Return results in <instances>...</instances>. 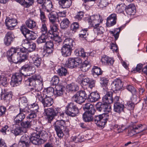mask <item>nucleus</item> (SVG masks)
Returning a JSON list of instances; mask_svg holds the SVG:
<instances>
[{"label": "nucleus", "mask_w": 147, "mask_h": 147, "mask_svg": "<svg viewBox=\"0 0 147 147\" xmlns=\"http://www.w3.org/2000/svg\"><path fill=\"white\" fill-rule=\"evenodd\" d=\"M42 135L39 134L37 133H34L32 134V137L30 138V141L33 144L35 145H39L41 144L43 140L40 138Z\"/></svg>", "instance_id": "obj_10"}, {"label": "nucleus", "mask_w": 147, "mask_h": 147, "mask_svg": "<svg viewBox=\"0 0 147 147\" xmlns=\"http://www.w3.org/2000/svg\"><path fill=\"white\" fill-rule=\"evenodd\" d=\"M100 98V95L98 93L93 92L88 96V99L90 102H93L97 101Z\"/></svg>", "instance_id": "obj_24"}, {"label": "nucleus", "mask_w": 147, "mask_h": 147, "mask_svg": "<svg viewBox=\"0 0 147 147\" xmlns=\"http://www.w3.org/2000/svg\"><path fill=\"white\" fill-rule=\"evenodd\" d=\"M59 78L57 76H55L52 78L51 81V84L53 85H57L59 83Z\"/></svg>", "instance_id": "obj_64"}, {"label": "nucleus", "mask_w": 147, "mask_h": 147, "mask_svg": "<svg viewBox=\"0 0 147 147\" xmlns=\"http://www.w3.org/2000/svg\"><path fill=\"white\" fill-rule=\"evenodd\" d=\"M44 94L38 91L36 94L37 99L42 104L44 108L48 107L52 105L54 102L53 98L46 95L44 97Z\"/></svg>", "instance_id": "obj_3"}, {"label": "nucleus", "mask_w": 147, "mask_h": 147, "mask_svg": "<svg viewBox=\"0 0 147 147\" xmlns=\"http://www.w3.org/2000/svg\"><path fill=\"white\" fill-rule=\"evenodd\" d=\"M65 113L68 116L74 117L77 115L79 112L78 108L74 103L71 102L66 107Z\"/></svg>", "instance_id": "obj_7"}, {"label": "nucleus", "mask_w": 147, "mask_h": 147, "mask_svg": "<svg viewBox=\"0 0 147 147\" xmlns=\"http://www.w3.org/2000/svg\"><path fill=\"white\" fill-rule=\"evenodd\" d=\"M94 114L84 113L82 115L84 121L86 122H90L94 119L93 116Z\"/></svg>", "instance_id": "obj_30"}, {"label": "nucleus", "mask_w": 147, "mask_h": 147, "mask_svg": "<svg viewBox=\"0 0 147 147\" xmlns=\"http://www.w3.org/2000/svg\"><path fill=\"white\" fill-rule=\"evenodd\" d=\"M132 132L134 131L136 133H138L147 129V127L145 125L139 124V125L134 123L132 126Z\"/></svg>", "instance_id": "obj_17"}, {"label": "nucleus", "mask_w": 147, "mask_h": 147, "mask_svg": "<svg viewBox=\"0 0 147 147\" xmlns=\"http://www.w3.org/2000/svg\"><path fill=\"white\" fill-rule=\"evenodd\" d=\"M75 45V42L73 39L67 38L64 40L63 45L72 48Z\"/></svg>", "instance_id": "obj_31"}, {"label": "nucleus", "mask_w": 147, "mask_h": 147, "mask_svg": "<svg viewBox=\"0 0 147 147\" xmlns=\"http://www.w3.org/2000/svg\"><path fill=\"white\" fill-rule=\"evenodd\" d=\"M126 88L133 95H136V90L135 87L130 85H127L126 87Z\"/></svg>", "instance_id": "obj_50"}, {"label": "nucleus", "mask_w": 147, "mask_h": 147, "mask_svg": "<svg viewBox=\"0 0 147 147\" xmlns=\"http://www.w3.org/2000/svg\"><path fill=\"white\" fill-rule=\"evenodd\" d=\"M67 88L69 91L73 92H75L79 89V87L74 83L68 85Z\"/></svg>", "instance_id": "obj_43"}, {"label": "nucleus", "mask_w": 147, "mask_h": 147, "mask_svg": "<svg viewBox=\"0 0 147 147\" xmlns=\"http://www.w3.org/2000/svg\"><path fill=\"white\" fill-rule=\"evenodd\" d=\"M14 49L13 47H11L7 52L6 56L9 61L11 63H14L16 64L20 63V53L16 51H13L12 50Z\"/></svg>", "instance_id": "obj_6"}, {"label": "nucleus", "mask_w": 147, "mask_h": 147, "mask_svg": "<svg viewBox=\"0 0 147 147\" xmlns=\"http://www.w3.org/2000/svg\"><path fill=\"white\" fill-rule=\"evenodd\" d=\"M124 9L125 10V7L122 4H118L116 8V12L119 13L123 12Z\"/></svg>", "instance_id": "obj_63"}, {"label": "nucleus", "mask_w": 147, "mask_h": 147, "mask_svg": "<svg viewBox=\"0 0 147 147\" xmlns=\"http://www.w3.org/2000/svg\"><path fill=\"white\" fill-rule=\"evenodd\" d=\"M57 72L60 76H65L67 74L66 69L63 67H61L57 71Z\"/></svg>", "instance_id": "obj_48"}, {"label": "nucleus", "mask_w": 147, "mask_h": 147, "mask_svg": "<svg viewBox=\"0 0 147 147\" xmlns=\"http://www.w3.org/2000/svg\"><path fill=\"white\" fill-rule=\"evenodd\" d=\"M121 30V28L119 27L118 28H116L114 32L111 31V33L113 34V35L114 36L115 40H117L119 37V33Z\"/></svg>", "instance_id": "obj_47"}, {"label": "nucleus", "mask_w": 147, "mask_h": 147, "mask_svg": "<svg viewBox=\"0 0 147 147\" xmlns=\"http://www.w3.org/2000/svg\"><path fill=\"white\" fill-rule=\"evenodd\" d=\"M5 23L7 29L9 30L13 29L18 23L16 19L10 18H6Z\"/></svg>", "instance_id": "obj_13"}, {"label": "nucleus", "mask_w": 147, "mask_h": 147, "mask_svg": "<svg viewBox=\"0 0 147 147\" xmlns=\"http://www.w3.org/2000/svg\"><path fill=\"white\" fill-rule=\"evenodd\" d=\"M48 34H50L51 35V38L53 39L55 42H57L58 43H59L61 42L62 40L61 38L58 36L57 34H55V32H53L52 34H51V33L49 30L48 32Z\"/></svg>", "instance_id": "obj_39"}, {"label": "nucleus", "mask_w": 147, "mask_h": 147, "mask_svg": "<svg viewBox=\"0 0 147 147\" xmlns=\"http://www.w3.org/2000/svg\"><path fill=\"white\" fill-rule=\"evenodd\" d=\"M101 61L104 65H112L114 62V60L111 58L107 55H103L102 57Z\"/></svg>", "instance_id": "obj_21"}, {"label": "nucleus", "mask_w": 147, "mask_h": 147, "mask_svg": "<svg viewBox=\"0 0 147 147\" xmlns=\"http://www.w3.org/2000/svg\"><path fill=\"white\" fill-rule=\"evenodd\" d=\"M76 55L77 56H80L82 57H86V53L84 51V49H81L80 50H78V49L76 50Z\"/></svg>", "instance_id": "obj_60"}, {"label": "nucleus", "mask_w": 147, "mask_h": 147, "mask_svg": "<svg viewBox=\"0 0 147 147\" xmlns=\"http://www.w3.org/2000/svg\"><path fill=\"white\" fill-rule=\"evenodd\" d=\"M13 94L11 92H6L5 90L2 92L1 94V100L7 103H9L12 100Z\"/></svg>", "instance_id": "obj_11"}, {"label": "nucleus", "mask_w": 147, "mask_h": 147, "mask_svg": "<svg viewBox=\"0 0 147 147\" xmlns=\"http://www.w3.org/2000/svg\"><path fill=\"white\" fill-rule=\"evenodd\" d=\"M26 110L29 113L28 115L26 117L27 119H33L36 117L37 113L31 111H29L27 109H26Z\"/></svg>", "instance_id": "obj_59"}, {"label": "nucleus", "mask_w": 147, "mask_h": 147, "mask_svg": "<svg viewBox=\"0 0 147 147\" xmlns=\"http://www.w3.org/2000/svg\"><path fill=\"white\" fill-rule=\"evenodd\" d=\"M26 26L30 29L33 30L36 25V22L34 20L29 19L26 22Z\"/></svg>", "instance_id": "obj_34"}, {"label": "nucleus", "mask_w": 147, "mask_h": 147, "mask_svg": "<svg viewBox=\"0 0 147 147\" xmlns=\"http://www.w3.org/2000/svg\"><path fill=\"white\" fill-rule=\"evenodd\" d=\"M28 76V74H25L24 73H16L13 75L10 82L11 85L13 87L17 86L20 84L22 80V76Z\"/></svg>", "instance_id": "obj_8"}, {"label": "nucleus", "mask_w": 147, "mask_h": 147, "mask_svg": "<svg viewBox=\"0 0 147 147\" xmlns=\"http://www.w3.org/2000/svg\"><path fill=\"white\" fill-rule=\"evenodd\" d=\"M112 89L113 91L119 90L123 86L122 81L119 79L115 80L111 84Z\"/></svg>", "instance_id": "obj_15"}, {"label": "nucleus", "mask_w": 147, "mask_h": 147, "mask_svg": "<svg viewBox=\"0 0 147 147\" xmlns=\"http://www.w3.org/2000/svg\"><path fill=\"white\" fill-rule=\"evenodd\" d=\"M82 62L81 59L78 58H70L66 61L65 66L67 67L73 68L77 67Z\"/></svg>", "instance_id": "obj_9"}, {"label": "nucleus", "mask_w": 147, "mask_h": 147, "mask_svg": "<svg viewBox=\"0 0 147 147\" xmlns=\"http://www.w3.org/2000/svg\"><path fill=\"white\" fill-rule=\"evenodd\" d=\"M57 13V21L59 23L61 22V19L60 18L61 17H65L66 16V12L65 11H60Z\"/></svg>", "instance_id": "obj_58"}, {"label": "nucleus", "mask_w": 147, "mask_h": 147, "mask_svg": "<svg viewBox=\"0 0 147 147\" xmlns=\"http://www.w3.org/2000/svg\"><path fill=\"white\" fill-rule=\"evenodd\" d=\"M47 23H41V27L40 28V31L42 34H46L47 33L48 34L49 31L48 30V28L47 26Z\"/></svg>", "instance_id": "obj_40"}, {"label": "nucleus", "mask_w": 147, "mask_h": 147, "mask_svg": "<svg viewBox=\"0 0 147 147\" xmlns=\"http://www.w3.org/2000/svg\"><path fill=\"white\" fill-rule=\"evenodd\" d=\"M48 36L46 34H42L37 39L36 42L38 44L45 43L48 40Z\"/></svg>", "instance_id": "obj_36"}, {"label": "nucleus", "mask_w": 147, "mask_h": 147, "mask_svg": "<svg viewBox=\"0 0 147 147\" xmlns=\"http://www.w3.org/2000/svg\"><path fill=\"white\" fill-rule=\"evenodd\" d=\"M113 92L111 91L107 92L105 95L102 98L103 102L107 105L112 103L113 102Z\"/></svg>", "instance_id": "obj_14"}, {"label": "nucleus", "mask_w": 147, "mask_h": 147, "mask_svg": "<svg viewBox=\"0 0 147 147\" xmlns=\"http://www.w3.org/2000/svg\"><path fill=\"white\" fill-rule=\"evenodd\" d=\"M32 60L34 65L37 67H39L40 65L41 60L40 58L37 56H35L32 58Z\"/></svg>", "instance_id": "obj_45"}, {"label": "nucleus", "mask_w": 147, "mask_h": 147, "mask_svg": "<svg viewBox=\"0 0 147 147\" xmlns=\"http://www.w3.org/2000/svg\"><path fill=\"white\" fill-rule=\"evenodd\" d=\"M90 67V65L88 61L85 60L80 66L81 70L83 72L88 71Z\"/></svg>", "instance_id": "obj_37"}, {"label": "nucleus", "mask_w": 147, "mask_h": 147, "mask_svg": "<svg viewBox=\"0 0 147 147\" xmlns=\"http://www.w3.org/2000/svg\"><path fill=\"white\" fill-rule=\"evenodd\" d=\"M53 126L59 138H63L64 134L62 130L66 127L65 121L57 120L54 123Z\"/></svg>", "instance_id": "obj_5"}, {"label": "nucleus", "mask_w": 147, "mask_h": 147, "mask_svg": "<svg viewBox=\"0 0 147 147\" xmlns=\"http://www.w3.org/2000/svg\"><path fill=\"white\" fill-rule=\"evenodd\" d=\"M25 84L28 86L35 85L38 90H41L43 87L42 77L39 74H35L28 78L25 81Z\"/></svg>", "instance_id": "obj_1"}, {"label": "nucleus", "mask_w": 147, "mask_h": 147, "mask_svg": "<svg viewBox=\"0 0 147 147\" xmlns=\"http://www.w3.org/2000/svg\"><path fill=\"white\" fill-rule=\"evenodd\" d=\"M28 108L31 109L30 111H34L37 113L38 112L39 107L37 103H34L32 104L29 105L28 106Z\"/></svg>", "instance_id": "obj_42"}, {"label": "nucleus", "mask_w": 147, "mask_h": 147, "mask_svg": "<svg viewBox=\"0 0 147 147\" xmlns=\"http://www.w3.org/2000/svg\"><path fill=\"white\" fill-rule=\"evenodd\" d=\"M109 80L108 79L105 77H101L100 80V84L101 86L104 88V87L105 88L107 87L108 85V84Z\"/></svg>", "instance_id": "obj_41"}, {"label": "nucleus", "mask_w": 147, "mask_h": 147, "mask_svg": "<svg viewBox=\"0 0 147 147\" xmlns=\"http://www.w3.org/2000/svg\"><path fill=\"white\" fill-rule=\"evenodd\" d=\"M126 13L129 15H134L136 12V7L133 4H131L125 7Z\"/></svg>", "instance_id": "obj_25"}, {"label": "nucleus", "mask_w": 147, "mask_h": 147, "mask_svg": "<svg viewBox=\"0 0 147 147\" xmlns=\"http://www.w3.org/2000/svg\"><path fill=\"white\" fill-rule=\"evenodd\" d=\"M97 110L100 112H109L108 105L106 103H102L101 102H98L96 105Z\"/></svg>", "instance_id": "obj_19"}, {"label": "nucleus", "mask_w": 147, "mask_h": 147, "mask_svg": "<svg viewBox=\"0 0 147 147\" xmlns=\"http://www.w3.org/2000/svg\"><path fill=\"white\" fill-rule=\"evenodd\" d=\"M60 23V27L61 28L64 29L68 27L70 22L69 19L65 18L61 20Z\"/></svg>", "instance_id": "obj_33"}, {"label": "nucleus", "mask_w": 147, "mask_h": 147, "mask_svg": "<svg viewBox=\"0 0 147 147\" xmlns=\"http://www.w3.org/2000/svg\"><path fill=\"white\" fill-rule=\"evenodd\" d=\"M100 117H98L95 116L94 117V122L97 126L99 128H103L105 127L106 123L104 121L100 120Z\"/></svg>", "instance_id": "obj_35"}, {"label": "nucleus", "mask_w": 147, "mask_h": 147, "mask_svg": "<svg viewBox=\"0 0 147 147\" xmlns=\"http://www.w3.org/2000/svg\"><path fill=\"white\" fill-rule=\"evenodd\" d=\"M57 13L55 11L51 12L48 15V17L50 22L54 24L56 22L58 18Z\"/></svg>", "instance_id": "obj_29"}, {"label": "nucleus", "mask_w": 147, "mask_h": 147, "mask_svg": "<svg viewBox=\"0 0 147 147\" xmlns=\"http://www.w3.org/2000/svg\"><path fill=\"white\" fill-rule=\"evenodd\" d=\"M100 25L94 27V31L98 35L101 34L103 33L102 31L103 27L99 26Z\"/></svg>", "instance_id": "obj_62"}, {"label": "nucleus", "mask_w": 147, "mask_h": 147, "mask_svg": "<svg viewBox=\"0 0 147 147\" xmlns=\"http://www.w3.org/2000/svg\"><path fill=\"white\" fill-rule=\"evenodd\" d=\"M61 109L58 107H53L44 109V113L49 123H51L54 117L60 113Z\"/></svg>", "instance_id": "obj_4"}, {"label": "nucleus", "mask_w": 147, "mask_h": 147, "mask_svg": "<svg viewBox=\"0 0 147 147\" xmlns=\"http://www.w3.org/2000/svg\"><path fill=\"white\" fill-rule=\"evenodd\" d=\"M55 95L57 96H61L63 95L64 91V86L61 85H57L55 86Z\"/></svg>", "instance_id": "obj_23"}, {"label": "nucleus", "mask_w": 147, "mask_h": 147, "mask_svg": "<svg viewBox=\"0 0 147 147\" xmlns=\"http://www.w3.org/2000/svg\"><path fill=\"white\" fill-rule=\"evenodd\" d=\"M20 140L26 142L27 144H29L30 142V138L28 135L25 134L21 137Z\"/></svg>", "instance_id": "obj_54"}, {"label": "nucleus", "mask_w": 147, "mask_h": 147, "mask_svg": "<svg viewBox=\"0 0 147 147\" xmlns=\"http://www.w3.org/2000/svg\"><path fill=\"white\" fill-rule=\"evenodd\" d=\"M10 128L7 125H6L3 127L1 129L0 131L3 134H7L11 132Z\"/></svg>", "instance_id": "obj_52"}, {"label": "nucleus", "mask_w": 147, "mask_h": 147, "mask_svg": "<svg viewBox=\"0 0 147 147\" xmlns=\"http://www.w3.org/2000/svg\"><path fill=\"white\" fill-rule=\"evenodd\" d=\"M18 2L26 7H29L34 3V0H18Z\"/></svg>", "instance_id": "obj_27"}, {"label": "nucleus", "mask_w": 147, "mask_h": 147, "mask_svg": "<svg viewBox=\"0 0 147 147\" xmlns=\"http://www.w3.org/2000/svg\"><path fill=\"white\" fill-rule=\"evenodd\" d=\"M11 132L15 136L21 135L23 132L22 128L20 126L16 127L15 129L11 130Z\"/></svg>", "instance_id": "obj_49"}, {"label": "nucleus", "mask_w": 147, "mask_h": 147, "mask_svg": "<svg viewBox=\"0 0 147 147\" xmlns=\"http://www.w3.org/2000/svg\"><path fill=\"white\" fill-rule=\"evenodd\" d=\"M22 127L24 128H28L31 127L32 125V121L30 120L22 122L21 123Z\"/></svg>", "instance_id": "obj_46"}, {"label": "nucleus", "mask_w": 147, "mask_h": 147, "mask_svg": "<svg viewBox=\"0 0 147 147\" xmlns=\"http://www.w3.org/2000/svg\"><path fill=\"white\" fill-rule=\"evenodd\" d=\"M117 17L115 13H112L110 15L107 19L106 26L107 27H111L116 24Z\"/></svg>", "instance_id": "obj_12"}, {"label": "nucleus", "mask_w": 147, "mask_h": 147, "mask_svg": "<svg viewBox=\"0 0 147 147\" xmlns=\"http://www.w3.org/2000/svg\"><path fill=\"white\" fill-rule=\"evenodd\" d=\"M98 117H100V120L103 121L106 124L107 121H111L112 120V117L113 116L112 115L109 114L108 113H103L102 114L98 115H96Z\"/></svg>", "instance_id": "obj_22"}, {"label": "nucleus", "mask_w": 147, "mask_h": 147, "mask_svg": "<svg viewBox=\"0 0 147 147\" xmlns=\"http://www.w3.org/2000/svg\"><path fill=\"white\" fill-rule=\"evenodd\" d=\"M42 5L45 7V9L48 12H50L52 10L53 6L51 0H45Z\"/></svg>", "instance_id": "obj_28"}, {"label": "nucleus", "mask_w": 147, "mask_h": 147, "mask_svg": "<svg viewBox=\"0 0 147 147\" xmlns=\"http://www.w3.org/2000/svg\"><path fill=\"white\" fill-rule=\"evenodd\" d=\"M20 29L22 33L25 37L30 32V31L26 28L25 25L21 26Z\"/></svg>", "instance_id": "obj_55"}, {"label": "nucleus", "mask_w": 147, "mask_h": 147, "mask_svg": "<svg viewBox=\"0 0 147 147\" xmlns=\"http://www.w3.org/2000/svg\"><path fill=\"white\" fill-rule=\"evenodd\" d=\"M72 98L75 102L80 104L84 102L86 100L81 96L78 95L77 93L73 96Z\"/></svg>", "instance_id": "obj_38"}, {"label": "nucleus", "mask_w": 147, "mask_h": 147, "mask_svg": "<svg viewBox=\"0 0 147 147\" xmlns=\"http://www.w3.org/2000/svg\"><path fill=\"white\" fill-rule=\"evenodd\" d=\"M108 5L107 0H98V5L100 8H103L106 7Z\"/></svg>", "instance_id": "obj_56"}, {"label": "nucleus", "mask_w": 147, "mask_h": 147, "mask_svg": "<svg viewBox=\"0 0 147 147\" xmlns=\"http://www.w3.org/2000/svg\"><path fill=\"white\" fill-rule=\"evenodd\" d=\"M20 100L22 103L25 106L23 107L21 104L20 105V112L14 118V122L17 125L21 123L25 117V114L24 113H25L26 111V102L27 100L26 98L24 97L22 98Z\"/></svg>", "instance_id": "obj_2"}, {"label": "nucleus", "mask_w": 147, "mask_h": 147, "mask_svg": "<svg viewBox=\"0 0 147 147\" xmlns=\"http://www.w3.org/2000/svg\"><path fill=\"white\" fill-rule=\"evenodd\" d=\"M14 38V35L13 32H8L6 34L4 39V43L7 46L10 45L13 42Z\"/></svg>", "instance_id": "obj_16"}, {"label": "nucleus", "mask_w": 147, "mask_h": 147, "mask_svg": "<svg viewBox=\"0 0 147 147\" xmlns=\"http://www.w3.org/2000/svg\"><path fill=\"white\" fill-rule=\"evenodd\" d=\"M93 73V74L94 76L96 75L98 76L102 74L103 71L101 70V69L97 67L94 66L92 69Z\"/></svg>", "instance_id": "obj_44"}, {"label": "nucleus", "mask_w": 147, "mask_h": 147, "mask_svg": "<svg viewBox=\"0 0 147 147\" xmlns=\"http://www.w3.org/2000/svg\"><path fill=\"white\" fill-rule=\"evenodd\" d=\"M14 49H13L12 51H15L17 52L18 53H26L28 51L27 48L23 47V48H19L18 47H13Z\"/></svg>", "instance_id": "obj_51"}, {"label": "nucleus", "mask_w": 147, "mask_h": 147, "mask_svg": "<svg viewBox=\"0 0 147 147\" xmlns=\"http://www.w3.org/2000/svg\"><path fill=\"white\" fill-rule=\"evenodd\" d=\"M72 49L71 47L63 45L61 49L62 55L64 57L70 56L72 53Z\"/></svg>", "instance_id": "obj_18"}, {"label": "nucleus", "mask_w": 147, "mask_h": 147, "mask_svg": "<svg viewBox=\"0 0 147 147\" xmlns=\"http://www.w3.org/2000/svg\"><path fill=\"white\" fill-rule=\"evenodd\" d=\"M125 107L127 109L129 110H134L135 105L134 103L130 101H128L126 104H125Z\"/></svg>", "instance_id": "obj_53"}, {"label": "nucleus", "mask_w": 147, "mask_h": 147, "mask_svg": "<svg viewBox=\"0 0 147 147\" xmlns=\"http://www.w3.org/2000/svg\"><path fill=\"white\" fill-rule=\"evenodd\" d=\"M40 18L41 21V23H47V19L45 15V13L40 9Z\"/></svg>", "instance_id": "obj_61"}, {"label": "nucleus", "mask_w": 147, "mask_h": 147, "mask_svg": "<svg viewBox=\"0 0 147 147\" xmlns=\"http://www.w3.org/2000/svg\"><path fill=\"white\" fill-rule=\"evenodd\" d=\"M99 21L98 19L95 20L94 21L89 20L88 22L92 26L94 27L100 25V23L102 22V21H101L100 20H99Z\"/></svg>", "instance_id": "obj_57"}, {"label": "nucleus", "mask_w": 147, "mask_h": 147, "mask_svg": "<svg viewBox=\"0 0 147 147\" xmlns=\"http://www.w3.org/2000/svg\"><path fill=\"white\" fill-rule=\"evenodd\" d=\"M32 68V65L30 63L25 64L22 67L21 72L22 74L27 73L30 71Z\"/></svg>", "instance_id": "obj_32"}, {"label": "nucleus", "mask_w": 147, "mask_h": 147, "mask_svg": "<svg viewBox=\"0 0 147 147\" xmlns=\"http://www.w3.org/2000/svg\"><path fill=\"white\" fill-rule=\"evenodd\" d=\"M114 111L120 113L124 111V109L125 108L124 104L123 102L114 103Z\"/></svg>", "instance_id": "obj_20"}, {"label": "nucleus", "mask_w": 147, "mask_h": 147, "mask_svg": "<svg viewBox=\"0 0 147 147\" xmlns=\"http://www.w3.org/2000/svg\"><path fill=\"white\" fill-rule=\"evenodd\" d=\"M59 4L63 8H69L71 5L72 1L71 0H59Z\"/></svg>", "instance_id": "obj_26"}]
</instances>
